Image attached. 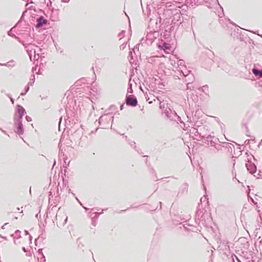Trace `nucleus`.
Listing matches in <instances>:
<instances>
[{
    "instance_id": "nucleus-3",
    "label": "nucleus",
    "mask_w": 262,
    "mask_h": 262,
    "mask_svg": "<svg viewBox=\"0 0 262 262\" xmlns=\"http://www.w3.org/2000/svg\"><path fill=\"white\" fill-rule=\"evenodd\" d=\"M253 73L256 76H259L260 77H262V71H259L255 69H253L252 70Z\"/></svg>"
},
{
    "instance_id": "nucleus-1",
    "label": "nucleus",
    "mask_w": 262,
    "mask_h": 262,
    "mask_svg": "<svg viewBox=\"0 0 262 262\" xmlns=\"http://www.w3.org/2000/svg\"><path fill=\"white\" fill-rule=\"evenodd\" d=\"M126 104L132 106H136L137 105V100L135 97L129 96L126 98Z\"/></svg>"
},
{
    "instance_id": "nucleus-2",
    "label": "nucleus",
    "mask_w": 262,
    "mask_h": 262,
    "mask_svg": "<svg viewBox=\"0 0 262 262\" xmlns=\"http://www.w3.org/2000/svg\"><path fill=\"white\" fill-rule=\"evenodd\" d=\"M47 23V20L43 18V17H40L37 19V24L36 27L37 28H39L40 27L43 26Z\"/></svg>"
}]
</instances>
